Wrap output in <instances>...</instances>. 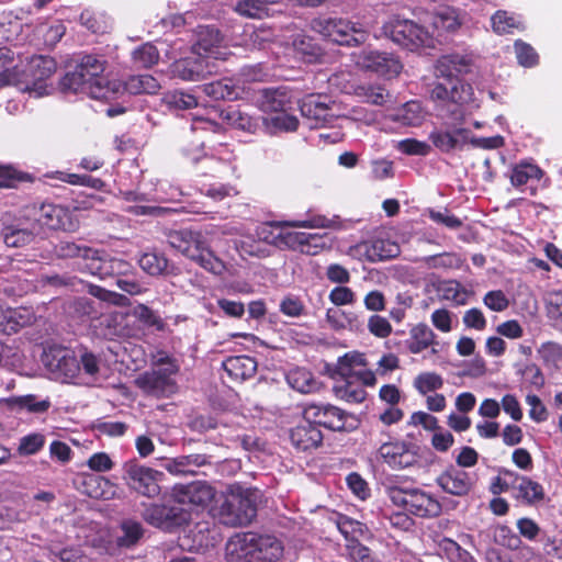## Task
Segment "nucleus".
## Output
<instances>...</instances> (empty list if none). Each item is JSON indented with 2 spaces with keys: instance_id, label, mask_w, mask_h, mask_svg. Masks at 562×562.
I'll use <instances>...</instances> for the list:
<instances>
[{
  "instance_id": "obj_1",
  "label": "nucleus",
  "mask_w": 562,
  "mask_h": 562,
  "mask_svg": "<svg viewBox=\"0 0 562 562\" xmlns=\"http://www.w3.org/2000/svg\"><path fill=\"white\" fill-rule=\"evenodd\" d=\"M470 59L461 55H446L437 60L429 98L436 103L440 124L435 125L428 139L440 153L462 150L470 140L471 131L464 126L463 104L473 99V89L459 76L469 72Z\"/></svg>"
},
{
  "instance_id": "obj_2",
  "label": "nucleus",
  "mask_w": 562,
  "mask_h": 562,
  "mask_svg": "<svg viewBox=\"0 0 562 562\" xmlns=\"http://www.w3.org/2000/svg\"><path fill=\"white\" fill-rule=\"evenodd\" d=\"M105 60L94 55L80 58L74 71L65 75L61 88L74 93H85L92 99L109 100L119 91L121 85L108 80L104 76Z\"/></svg>"
},
{
  "instance_id": "obj_3",
  "label": "nucleus",
  "mask_w": 562,
  "mask_h": 562,
  "mask_svg": "<svg viewBox=\"0 0 562 562\" xmlns=\"http://www.w3.org/2000/svg\"><path fill=\"white\" fill-rule=\"evenodd\" d=\"M54 251L58 258L79 259V270L100 279L126 273L131 268L124 259L112 257L104 250L80 241L60 240L55 245Z\"/></svg>"
},
{
  "instance_id": "obj_4",
  "label": "nucleus",
  "mask_w": 562,
  "mask_h": 562,
  "mask_svg": "<svg viewBox=\"0 0 562 562\" xmlns=\"http://www.w3.org/2000/svg\"><path fill=\"white\" fill-rule=\"evenodd\" d=\"M61 213L63 209L54 205L24 209L11 224L4 225L2 229L4 244L9 247H23L41 233L43 226L59 228L63 226Z\"/></svg>"
},
{
  "instance_id": "obj_5",
  "label": "nucleus",
  "mask_w": 562,
  "mask_h": 562,
  "mask_svg": "<svg viewBox=\"0 0 562 562\" xmlns=\"http://www.w3.org/2000/svg\"><path fill=\"white\" fill-rule=\"evenodd\" d=\"M283 555V544L271 535L238 532L225 544L224 562H274Z\"/></svg>"
},
{
  "instance_id": "obj_6",
  "label": "nucleus",
  "mask_w": 562,
  "mask_h": 562,
  "mask_svg": "<svg viewBox=\"0 0 562 562\" xmlns=\"http://www.w3.org/2000/svg\"><path fill=\"white\" fill-rule=\"evenodd\" d=\"M331 220L317 215L306 221L282 222L277 225L279 229L280 249L299 251L304 255L315 256L329 247L327 235L290 231L289 227H330Z\"/></svg>"
},
{
  "instance_id": "obj_7",
  "label": "nucleus",
  "mask_w": 562,
  "mask_h": 562,
  "mask_svg": "<svg viewBox=\"0 0 562 562\" xmlns=\"http://www.w3.org/2000/svg\"><path fill=\"white\" fill-rule=\"evenodd\" d=\"M167 241L183 256L214 274H222L225 270L224 262L207 247L200 232L190 229L170 231L167 234Z\"/></svg>"
},
{
  "instance_id": "obj_8",
  "label": "nucleus",
  "mask_w": 562,
  "mask_h": 562,
  "mask_svg": "<svg viewBox=\"0 0 562 562\" xmlns=\"http://www.w3.org/2000/svg\"><path fill=\"white\" fill-rule=\"evenodd\" d=\"M384 490L393 505L403 508L411 515L420 518H429L437 517L441 513L439 501L420 488H411L396 483H387L384 485Z\"/></svg>"
},
{
  "instance_id": "obj_9",
  "label": "nucleus",
  "mask_w": 562,
  "mask_h": 562,
  "mask_svg": "<svg viewBox=\"0 0 562 562\" xmlns=\"http://www.w3.org/2000/svg\"><path fill=\"white\" fill-rule=\"evenodd\" d=\"M257 515V491L236 486L229 491L220 507L223 525L241 527L249 525Z\"/></svg>"
},
{
  "instance_id": "obj_10",
  "label": "nucleus",
  "mask_w": 562,
  "mask_h": 562,
  "mask_svg": "<svg viewBox=\"0 0 562 562\" xmlns=\"http://www.w3.org/2000/svg\"><path fill=\"white\" fill-rule=\"evenodd\" d=\"M311 29L339 45H359L369 37V31L362 24L341 18H315L311 21Z\"/></svg>"
},
{
  "instance_id": "obj_11",
  "label": "nucleus",
  "mask_w": 562,
  "mask_h": 562,
  "mask_svg": "<svg viewBox=\"0 0 562 562\" xmlns=\"http://www.w3.org/2000/svg\"><path fill=\"white\" fill-rule=\"evenodd\" d=\"M353 364H362V357L346 353L339 358L336 369V375L339 376V380H337L334 389L339 398L351 403H361L366 400L367 392L353 373Z\"/></svg>"
},
{
  "instance_id": "obj_12",
  "label": "nucleus",
  "mask_w": 562,
  "mask_h": 562,
  "mask_svg": "<svg viewBox=\"0 0 562 562\" xmlns=\"http://www.w3.org/2000/svg\"><path fill=\"white\" fill-rule=\"evenodd\" d=\"M381 34L409 50H415L430 41L429 32L425 27L398 16L386 22Z\"/></svg>"
},
{
  "instance_id": "obj_13",
  "label": "nucleus",
  "mask_w": 562,
  "mask_h": 562,
  "mask_svg": "<svg viewBox=\"0 0 562 562\" xmlns=\"http://www.w3.org/2000/svg\"><path fill=\"white\" fill-rule=\"evenodd\" d=\"M159 362L167 367L143 373L137 378L136 384L149 395L169 396L176 391V383L171 376L179 368L169 358L160 359Z\"/></svg>"
},
{
  "instance_id": "obj_14",
  "label": "nucleus",
  "mask_w": 562,
  "mask_h": 562,
  "mask_svg": "<svg viewBox=\"0 0 562 562\" xmlns=\"http://www.w3.org/2000/svg\"><path fill=\"white\" fill-rule=\"evenodd\" d=\"M44 363L56 380L78 384L79 360L72 350L61 347L49 348L45 352Z\"/></svg>"
},
{
  "instance_id": "obj_15",
  "label": "nucleus",
  "mask_w": 562,
  "mask_h": 562,
  "mask_svg": "<svg viewBox=\"0 0 562 562\" xmlns=\"http://www.w3.org/2000/svg\"><path fill=\"white\" fill-rule=\"evenodd\" d=\"M303 416L317 427L323 426L334 431L344 430L348 418L345 411L330 404H310L304 408Z\"/></svg>"
},
{
  "instance_id": "obj_16",
  "label": "nucleus",
  "mask_w": 562,
  "mask_h": 562,
  "mask_svg": "<svg viewBox=\"0 0 562 562\" xmlns=\"http://www.w3.org/2000/svg\"><path fill=\"white\" fill-rule=\"evenodd\" d=\"M143 518L154 527L171 530L188 520V513L178 506L151 504L143 512Z\"/></svg>"
},
{
  "instance_id": "obj_17",
  "label": "nucleus",
  "mask_w": 562,
  "mask_h": 562,
  "mask_svg": "<svg viewBox=\"0 0 562 562\" xmlns=\"http://www.w3.org/2000/svg\"><path fill=\"white\" fill-rule=\"evenodd\" d=\"M30 71L33 81L26 86L29 93L35 98L48 94L52 86L47 83V80L56 71V61L48 56H35L31 59Z\"/></svg>"
},
{
  "instance_id": "obj_18",
  "label": "nucleus",
  "mask_w": 562,
  "mask_h": 562,
  "mask_svg": "<svg viewBox=\"0 0 562 562\" xmlns=\"http://www.w3.org/2000/svg\"><path fill=\"white\" fill-rule=\"evenodd\" d=\"M126 474L128 485L137 493L147 497H155L159 494L158 476H161L162 473L139 464H130L126 468Z\"/></svg>"
},
{
  "instance_id": "obj_19",
  "label": "nucleus",
  "mask_w": 562,
  "mask_h": 562,
  "mask_svg": "<svg viewBox=\"0 0 562 562\" xmlns=\"http://www.w3.org/2000/svg\"><path fill=\"white\" fill-rule=\"evenodd\" d=\"M223 36L214 26H199L193 50L199 56L226 59L227 50L222 45Z\"/></svg>"
},
{
  "instance_id": "obj_20",
  "label": "nucleus",
  "mask_w": 562,
  "mask_h": 562,
  "mask_svg": "<svg viewBox=\"0 0 562 562\" xmlns=\"http://www.w3.org/2000/svg\"><path fill=\"white\" fill-rule=\"evenodd\" d=\"M329 103L326 95L310 94L301 101L300 110L304 117L314 121L312 127H319L330 123L335 117Z\"/></svg>"
},
{
  "instance_id": "obj_21",
  "label": "nucleus",
  "mask_w": 562,
  "mask_h": 562,
  "mask_svg": "<svg viewBox=\"0 0 562 562\" xmlns=\"http://www.w3.org/2000/svg\"><path fill=\"white\" fill-rule=\"evenodd\" d=\"M379 454L389 467L396 470L413 467L417 462L416 452L403 441L382 443Z\"/></svg>"
},
{
  "instance_id": "obj_22",
  "label": "nucleus",
  "mask_w": 562,
  "mask_h": 562,
  "mask_svg": "<svg viewBox=\"0 0 562 562\" xmlns=\"http://www.w3.org/2000/svg\"><path fill=\"white\" fill-rule=\"evenodd\" d=\"M436 482L443 492L454 496L469 494L474 485V479L470 473L457 467L448 468L437 477Z\"/></svg>"
},
{
  "instance_id": "obj_23",
  "label": "nucleus",
  "mask_w": 562,
  "mask_h": 562,
  "mask_svg": "<svg viewBox=\"0 0 562 562\" xmlns=\"http://www.w3.org/2000/svg\"><path fill=\"white\" fill-rule=\"evenodd\" d=\"M173 496L182 505L205 506L212 501L214 492L209 484L199 481L177 485L173 488Z\"/></svg>"
},
{
  "instance_id": "obj_24",
  "label": "nucleus",
  "mask_w": 562,
  "mask_h": 562,
  "mask_svg": "<svg viewBox=\"0 0 562 562\" xmlns=\"http://www.w3.org/2000/svg\"><path fill=\"white\" fill-rule=\"evenodd\" d=\"M362 67L379 76L393 78L402 70V64L393 54L367 52L362 56Z\"/></svg>"
},
{
  "instance_id": "obj_25",
  "label": "nucleus",
  "mask_w": 562,
  "mask_h": 562,
  "mask_svg": "<svg viewBox=\"0 0 562 562\" xmlns=\"http://www.w3.org/2000/svg\"><path fill=\"white\" fill-rule=\"evenodd\" d=\"M543 177V171L535 164L521 161L510 171V183L521 192L536 193L537 184Z\"/></svg>"
},
{
  "instance_id": "obj_26",
  "label": "nucleus",
  "mask_w": 562,
  "mask_h": 562,
  "mask_svg": "<svg viewBox=\"0 0 562 562\" xmlns=\"http://www.w3.org/2000/svg\"><path fill=\"white\" fill-rule=\"evenodd\" d=\"M290 440L295 448L306 451L322 443L323 434L312 420L303 416V420L291 429Z\"/></svg>"
},
{
  "instance_id": "obj_27",
  "label": "nucleus",
  "mask_w": 562,
  "mask_h": 562,
  "mask_svg": "<svg viewBox=\"0 0 562 562\" xmlns=\"http://www.w3.org/2000/svg\"><path fill=\"white\" fill-rule=\"evenodd\" d=\"M357 249L370 262L390 260L397 257L401 252L400 246L396 241L385 238H374L372 240L361 243L358 245Z\"/></svg>"
},
{
  "instance_id": "obj_28",
  "label": "nucleus",
  "mask_w": 562,
  "mask_h": 562,
  "mask_svg": "<svg viewBox=\"0 0 562 562\" xmlns=\"http://www.w3.org/2000/svg\"><path fill=\"white\" fill-rule=\"evenodd\" d=\"M512 480V490H514V497L525 504L533 505L540 503L544 498V491L541 484L532 481L528 476H520L518 474L507 472Z\"/></svg>"
},
{
  "instance_id": "obj_29",
  "label": "nucleus",
  "mask_w": 562,
  "mask_h": 562,
  "mask_svg": "<svg viewBox=\"0 0 562 562\" xmlns=\"http://www.w3.org/2000/svg\"><path fill=\"white\" fill-rule=\"evenodd\" d=\"M386 119L400 126H420L426 119V111L419 101H408L403 105L391 110Z\"/></svg>"
},
{
  "instance_id": "obj_30",
  "label": "nucleus",
  "mask_w": 562,
  "mask_h": 562,
  "mask_svg": "<svg viewBox=\"0 0 562 562\" xmlns=\"http://www.w3.org/2000/svg\"><path fill=\"white\" fill-rule=\"evenodd\" d=\"M33 312L27 307H3L0 306V333L10 335L20 328L32 324Z\"/></svg>"
},
{
  "instance_id": "obj_31",
  "label": "nucleus",
  "mask_w": 562,
  "mask_h": 562,
  "mask_svg": "<svg viewBox=\"0 0 562 562\" xmlns=\"http://www.w3.org/2000/svg\"><path fill=\"white\" fill-rule=\"evenodd\" d=\"M211 463L209 456L204 453H193L188 456H179L173 459H167L164 468L171 474L186 475L194 474L195 469Z\"/></svg>"
},
{
  "instance_id": "obj_32",
  "label": "nucleus",
  "mask_w": 562,
  "mask_h": 562,
  "mask_svg": "<svg viewBox=\"0 0 562 562\" xmlns=\"http://www.w3.org/2000/svg\"><path fill=\"white\" fill-rule=\"evenodd\" d=\"M223 369L236 382H243L254 376L257 371V361L249 356H233L223 361Z\"/></svg>"
},
{
  "instance_id": "obj_33",
  "label": "nucleus",
  "mask_w": 562,
  "mask_h": 562,
  "mask_svg": "<svg viewBox=\"0 0 562 562\" xmlns=\"http://www.w3.org/2000/svg\"><path fill=\"white\" fill-rule=\"evenodd\" d=\"M169 72L183 81H198L204 77V61L198 57L180 58L170 65Z\"/></svg>"
},
{
  "instance_id": "obj_34",
  "label": "nucleus",
  "mask_w": 562,
  "mask_h": 562,
  "mask_svg": "<svg viewBox=\"0 0 562 562\" xmlns=\"http://www.w3.org/2000/svg\"><path fill=\"white\" fill-rule=\"evenodd\" d=\"M257 104L265 113H279L285 112L291 101L284 89H262L257 98Z\"/></svg>"
},
{
  "instance_id": "obj_35",
  "label": "nucleus",
  "mask_w": 562,
  "mask_h": 562,
  "mask_svg": "<svg viewBox=\"0 0 562 562\" xmlns=\"http://www.w3.org/2000/svg\"><path fill=\"white\" fill-rule=\"evenodd\" d=\"M279 0H237L234 10L248 19H263L273 15Z\"/></svg>"
},
{
  "instance_id": "obj_36",
  "label": "nucleus",
  "mask_w": 562,
  "mask_h": 562,
  "mask_svg": "<svg viewBox=\"0 0 562 562\" xmlns=\"http://www.w3.org/2000/svg\"><path fill=\"white\" fill-rule=\"evenodd\" d=\"M202 89L213 100L234 101L241 98L244 93V88L240 85L227 78L206 83Z\"/></svg>"
},
{
  "instance_id": "obj_37",
  "label": "nucleus",
  "mask_w": 562,
  "mask_h": 562,
  "mask_svg": "<svg viewBox=\"0 0 562 562\" xmlns=\"http://www.w3.org/2000/svg\"><path fill=\"white\" fill-rule=\"evenodd\" d=\"M288 385L300 393H313L319 389V382L304 368H292L285 373Z\"/></svg>"
},
{
  "instance_id": "obj_38",
  "label": "nucleus",
  "mask_w": 562,
  "mask_h": 562,
  "mask_svg": "<svg viewBox=\"0 0 562 562\" xmlns=\"http://www.w3.org/2000/svg\"><path fill=\"white\" fill-rule=\"evenodd\" d=\"M221 117L229 126L250 134L256 133L259 127L258 119L234 106L222 110Z\"/></svg>"
},
{
  "instance_id": "obj_39",
  "label": "nucleus",
  "mask_w": 562,
  "mask_h": 562,
  "mask_svg": "<svg viewBox=\"0 0 562 562\" xmlns=\"http://www.w3.org/2000/svg\"><path fill=\"white\" fill-rule=\"evenodd\" d=\"M78 360V384H91L97 382L100 378V358L88 350H82L80 351Z\"/></svg>"
},
{
  "instance_id": "obj_40",
  "label": "nucleus",
  "mask_w": 562,
  "mask_h": 562,
  "mask_svg": "<svg viewBox=\"0 0 562 562\" xmlns=\"http://www.w3.org/2000/svg\"><path fill=\"white\" fill-rule=\"evenodd\" d=\"M8 405L15 412L43 414L49 409L50 401L48 398H40L34 394H27L9 398Z\"/></svg>"
},
{
  "instance_id": "obj_41",
  "label": "nucleus",
  "mask_w": 562,
  "mask_h": 562,
  "mask_svg": "<svg viewBox=\"0 0 562 562\" xmlns=\"http://www.w3.org/2000/svg\"><path fill=\"white\" fill-rule=\"evenodd\" d=\"M411 338L406 341L412 353H419L435 342L436 335L426 324H417L409 331Z\"/></svg>"
},
{
  "instance_id": "obj_42",
  "label": "nucleus",
  "mask_w": 562,
  "mask_h": 562,
  "mask_svg": "<svg viewBox=\"0 0 562 562\" xmlns=\"http://www.w3.org/2000/svg\"><path fill=\"white\" fill-rule=\"evenodd\" d=\"M124 89L131 94H153L160 89V83L151 75H137L131 76L124 82Z\"/></svg>"
},
{
  "instance_id": "obj_43",
  "label": "nucleus",
  "mask_w": 562,
  "mask_h": 562,
  "mask_svg": "<svg viewBox=\"0 0 562 562\" xmlns=\"http://www.w3.org/2000/svg\"><path fill=\"white\" fill-rule=\"evenodd\" d=\"M335 522L340 533L349 543L359 541V539L368 531L364 524L345 515L338 514Z\"/></svg>"
},
{
  "instance_id": "obj_44",
  "label": "nucleus",
  "mask_w": 562,
  "mask_h": 562,
  "mask_svg": "<svg viewBox=\"0 0 562 562\" xmlns=\"http://www.w3.org/2000/svg\"><path fill=\"white\" fill-rule=\"evenodd\" d=\"M121 535L116 538V544L121 548H132L137 544L144 535L140 522L126 519L121 524Z\"/></svg>"
},
{
  "instance_id": "obj_45",
  "label": "nucleus",
  "mask_w": 562,
  "mask_h": 562,
  "mask_svg": "<svg viewBox=\"0 0 562 562\" xmlns=\"http://www.w3.org/2000/svg\"><path fill=\"white\" fill-rule=\"evenodd\" d=\"M438 291L445 300L452 301L456 305H465L469 299V291L456 280L440 282Z\"/></svg>"
},
{
  "instance_id": "obj_46",
  "label": "nucleus",
  "mask_w": 562,
  "mask_h": 562,
  "mask_svg": "<svg viewBox=\"0 0 562 562\" xmlns=\"http://www.w3.org/2000/svg\"><path fill=\"white\" fill-rule=\"evenodd\" d=\"M263 123L271 133L293 132L299 126L297 117L288 114L286 111L276 113L274 115L265 119Z\"/></svg>"
},
{
  "instance_id": "obj_47",
  "label": "nucleus",
  "mask_w": 562,
  "mask_h": 562,
  "mask_svg": "<svg viewBox=\"0 0 562 562\" xmlns=\"http://www.w3.org/2000/svg\"><path fill=\"white\" fill-rule=\"evenodd\" d=\"M492 26L497 34L513 33L514 30L524 29L521 20L506 11H497L492 16Z\"/></svg>"
},
{
  "instance_id": "obj_48",
  "label": "nucleus",
  "mask_w": 562,
  "mask_h": 562,
  "mask_svg": "<svg viewBox=\"0 0 562 562\" xmlns=\"http://www.w3.org/2000/svg\"><path fill=\"white\" fill-rule=\"evenodd\" d=\"M139 267L150 276H159L167 271L168 260L157 252H145L138 259Z\"/></svg>"
},
{
  "instance_id": "obj_49",
  "label": "nucleus",
  "mask_w": 562,
  "mask_h": 562,
  "mask_svg": "<svg viewBox=\"0 0 562 562\" xmlns=\"http://www.w3.org/2000/svg\"><path fill=\"white\" fill-rule=\"evenodd\" d=\"M293 46L301 58L308 64L317 61L323 55L322 48L310 37L301 36L295 38Z\"/></svg>"
},
{
  "instance_id": "obj_50",
  "label": "nucleus",
  "mask_w": 562,
  "mask_h": 562,
  "mask_svg": "<svg viewBox=\"0 0 562 562\" xmlns=\"http://www.w3.org/2000/svg\"><path fill=\"white\" fill-rule=\"evenodd\" d=\"M432 25L437 30L454 31L460 25L457 11L450 7H440L434 12Z\"/></svg>"
},
{
  "instance_id": "obj_51",
  "label": "nucleus",
  "mask_w": 562,
  "mask_h": 562,
  "mask_svg": "<svg viewBox=\"0 0 562 562\" xmlns=\"http://www.w3.org/2000/svg\"><path fill=\"white\" fill-rule=\"evenodd\" d=\"M162 101L169 110H189L198 104L196 98L193 94L178 90L167 92Z\"/></svg>"
},
{
  "instance_id": "obj_52",
  "label": "nucleus",
  "mask_w": 562,
  "mask_h": 562,
  "mask_svg": "<svg viewBox=\"0 0 562 562\" xmlns=\"http://www.w3.org/2000/svg\"><path fill=\"white\" fill-rule=\"evenodd\" d=\"M132 56L137 67L148 68L158 63L159 50L151 43H146L134 49Z\"/></svg>"
},
{
  "instance_id": "obj_53",
  "label": "nucleus",
  "mask_w": 562,
  "mask_h": 562,
  "mask_svg": "<svg viewBox=\"0 0 562 562\" xmlns=\"http://www.w3.org/2000/svg\"><path fill=\"white\" fill-rule=\"evenodd\" d=\"M538 353L543 363L551 369H558L562 363V346L548 341L540 346Z\"/></svg>"
},
{
  "instance_id": "obj_54",
  "label": "nucleus",
  "mask_w": 562,
  "mask_h": 562,
  "mask_svg": "<svg viewBox=\"0 0 562 562\" xmlns=\"http://www.w3.org/2000/svg\"><path fill=\"white\" fill-rule=\"evenodd\" d=\"M440 548L451 562H477L470 552L452 539H443Z\"/></svg>"
},
{
  "instance_id": "obj_55",
  "label": "nucleus",
  "mask_w": 562,
  "mask_h": 562,
  "mask_svg": "<svg viewBox=\"0 0 562 562\" xmlns=\"http://www.w3.org/2000/svg\"><path fill=\"white\" fill-rule=\"evenodd\" d=\"M443 385V379L436 372H423L414 380V387L422 395L437 391Z\"/></svg>"
},
{
  "instance_id": "obj_56",
  "label": "nucleus",
  "mask_w": 562,
  "mask_h": 562,
  "mask_svg": "<svg viewBox=\"0 0 562 562\" xmlns=\"http://www.w3.org/2000/svg\"><path fill=\"white\" fill-rule=\"evenodd\" d=\"M132 315L146 326L155 327L156 329L164 328L165 324L161 317L144 304L136 305L132 311Z\"/></svg>"
},
{
  "instance_id": "obj_57",
  "label": "nucleus",
  "mask_w": 562,
  "mask_h": 562,
  "mask_svg": "<svg viewBox=\"0 0 562 562\" xmlns=\"http://www.w3.org/2000/svg\"><path fill=\"white\" fill-rule=\"evenodd\" d=\"M495 541L510 550H517L521 547L520 537L517 536L509 527L501 525L494 530Z\"/></svg>"
},
{
  "instance_id": "obj_58",
  "label": "nucleus",
  "mask_w": 562,
  "mask_h": 562,
  "mask_svg": "<svg viewBox=\"0 0 562 562\" xmlns=\"http://www.w3.org/2000/svg\"><path fill=\"white\" fill-rule=\"evenodd\" d=\"M425 263L428 268H459L461 265L460 258L456 254L443 252L439 255L428 256L424 258Z\"/></svg>"
},
{
  "instance_id": "obj_59",
  "label": "nucleus",
  "mask_w": 562,
  "mask_h": 562,
  "mask_svg": "<svg viewBox=\"0 0 562 562\" xmlns=\"http://www.w3.org/2000/svg\"><path fill=\"white\" fill-rule=\"evenodd\" d=\"M45 443V437L42 434H29L20 439L18 451L22 456H31L38 452Z\"/></svg>"
},
{
  "instance_id": "obj_60",
  "label": "nucleus",
  "mask_w": 562,
  "mask_h": 562,
  "mask_svg": "<svg viewBox=\"0 0 562 562\" xmlns=\"http://www.w3.org/2000/svg\"><path fill=\"white\" fill-rule=\"evenodd\" d=\"M396 147L400 151L406 155L427 156L431 151L430 144L415 138L400 140Z\"/></svg>"
},
{
  "instance_id": "obj_61",
  "label": "nucleus",
  "mask_w": 562,
  "mask_h": 562,
  "mask_svg": "<svg viewBox=\"0 0 562 562\" xmlns=\"http://www.w3.org/2000/svg\"><path fill=\"white\" fill-rule=\"evenodd\" d=\"M31 177L10 166H0V188H15L21 181H29Z\"/></svg>"
},
{
  "instance_id": "obj_62",
  "label": "nucleus",
  "mask_w": 562,
  "mask_h": 562,
  "mask_svg": "<svg viewBox=\"0 0 562 562\" xmlns=\"http://www.w3.org/2000/svg\"><path fill=\"white\" fill-rule=\"evenodd\" d=\"M515 52L518 63L524 67H532L538 63V54L527 43L518 40L515 42Z\"/></svg>"
},
{
  "instance_id": "obj_63",
  "label": "nucleus",
  "mask_w": 562,
  "mask_h": 562,
  "mask_svg": "<svg viewBox=\"0 0 562 562\" xmlns=\"http://www.w3.org/2000/svg\"><path fill=\"white\" fill-rule=\"evenodd\" d=\"M483 303L493 312H503L508 308L509 299L502 290H493L484 295Z\"/></svg>"
},
{
  "instance_id": "obj_64",
  "label": "nucleus",
  "mask_w": 562,
  "mask_h": 562,
  "mask_svg": "<svg viewBox=\"0 0 562 562\" xmlns=\"http://www.w3.org/2000/svg\"><path fill=\"white\" fill-rule=\"evenodd\" d=\"M348 555L353 562H375L369 548L359 541L347 544Z\"/></svg>"
}]
</instances>
